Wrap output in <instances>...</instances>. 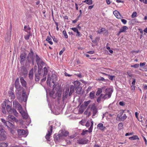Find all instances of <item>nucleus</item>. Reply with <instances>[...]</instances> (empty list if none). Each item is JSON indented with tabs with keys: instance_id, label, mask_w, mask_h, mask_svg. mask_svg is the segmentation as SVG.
Here are the masks:
<instances>
[{
	"instance_id": "nucleus-1",
	"label": "nucleus",
	"mask_w": 147,
	"mask_h": 147,
	"mask_svg": "<svg viewBox=\"0 0 147 147\" xmlns=\"http://www.w3.org/2000/svg\"><path fill=\"white\" fill-rule=\"evenodd\" d=\"M105 93V94L102 96V98L105 99L110 98L113 92V90L111 88H106V87L104 86L101 88H98L96 93V95L99 96L102 92Z\"/></svg>"
},
{
	"instance_id": "nucleus-2",
	"label": "nucleus",
	"mask_w": 147,
	"mask_h": 147,
	"mask_svg": "<svg viewBox=\"0 0 147 147\" xmlns=\"http://www.w3.org/2000/svg\"><path fill=\"white\" fill-rule=\"evenodd\" d=\"M57 80L56 76L55 75L52 74L50 77L49 75H48L47 83V85H49L50 87L53 86L55 85V82Z\"/></svg>"
},
{
	"instance_id": "nucleus-3",
	"label": "nucleus",
	"mask_w": 147,
	"mask_h": 147,
	"mask_svg": "<svg viewBox=\"0 0 147 147\" xmlns=\"http://www.w3.org/2000/svg\"><path fill=\"white\" fill-rule=\"evenodd\" d=\"M17 94L18 99L20 101L24 102L26 101L28 97L25 93H23L22 96L21 95L20 93H18Z\"/></svg>"
},
{
	"instance_id": "nucleus-4",
	"label": "nucleus",
	"mask_w": 147,
	"mask_h": 147,
	"mask_svg": "<svg viewBox=\"0 0 147 147\" xmlns=\"http://www.w3.org/2000/svg\"><path fill=\"white\" fill-rule=\"evenodd\" d=\"M34 53L32 49L30 52L28 54L27 57V61L29 63L32 62V65L34 64Z\"/></svg>"
},
{
	"instance_id": "nucleus-5",
	"label": "nucleus",
	"mask_w": 147,
	"mask_h": 147,
	"mask_svg": "<svg viewBox=\"0 0 147 147\" xmlns=\"http://www.w3.org/2000/svg\"><path fill=\"white\" fill-rule=\"evenodd\" d=\"M6 138V133L1 126H0V140H4Z\"/></svg>"
},
{
	"instance_id": "nucleus-6",
	"label": "nucleus",
	"mask_w": 147,
	"mask_h": 147,
	"mask_svg": "<svg viewBox=\"0 0 147 147\" xmlns=\"http://www.w3.org/2000/svg\"><path fill=\"white\" fill-rule=\"evenodd\" d=\"M90 109L91 111L92 112L93 114L92 115L93 117L97 113V110L94 104H92L90 105L88 108L87 109V111H88L89 109Z\"/></svg>"
},
{
	"instance_id": "nucleus-7",
	"label": "nucleus",
	"mask_w": 147,
	"mask_h": 147,
	"mask_svg": "<svg viewBox=\"0 0 147 147\" xmlns=\"http://www.w3.org/2000/svg\"><path fill=\"white\" fill-rule=\"evenodd\" d=\"M36 62L37 63L38 68L41 69L42 66L45 64L40 59L37 55H36Z\"/></svg>"
},
{
	"instance_id": "nucleus-8",
	"label": "nucleus",
	"mask_w": 147,
	"mask_h": 147,
	"mask_svg": "<svg viewBox=\"0 0 147 147\" xmlns=\"http://www.w3.org/2000/svg\"><path fill=\"white\" fill-rule=\"evenodd\" d=\"M54 138L55 141L57 142H61L64 140L63 136L61 135V133L58 134H55L54 135Z\"/></svg>"
},
{
	"instance_id": "nucleus-9",
	"label": "nucleus",
	"mask_w": 147,
	"mask_h": 147,
	"mask_svg": "<svg viewBox=\"0 0 147 147\" xmlns=\"http://www.w3.org/2000/svg\"><path fill=\"white\" fill-rule=\"evenodd\" d=\"M15 86L16 89V91H18V93H19V92L21 91L22 89V87L20 85L19 79L18 78H17L15 80Z\"/></svg>"
},
{
	"instance_id": "nucleus-10",
	"label": "nucleus",
	"mask_w": 147,
	"mask_h": 147,
	"mask_svg": "<svg viewBox=\"0 0 147 147\" xmlns=\"http://www.w3.org/2000/svg\"><path fill=\"white\" fill-rule=\"evenodd\" d=\"M93 121L92 120L90 121H88L85 124V125L86 127H89L90 125V126L89 127L88 130L89 133L92 131L93 129Z\"/></svg>"
},
{
	"instance_id": "nucleus-11",
	"label": "nucleus",
	"mask_w": 147,
	"mask_h": 147,
	"mask_svg": "<svg viewBox=\"0 0 147 147\" xmlns=\"http://www.w3.org/2000/svg\"><path fill=\"white\" fill-rule=\"evenodd\" d=\"M53 127L51 125L50 126L48 130V132L47 133L45 137L47 140H50V136L51 135Z\"/></svg>"
},
{
	"instance_id": "nucleus-12",
	"label": "nucleus",
	"mask_w": 147,
	"mask_h": 147,
	"mask_svg": "<svg viewBox=\"0 0 147 147\" xmlns=\"http://www.w3.org/2000/svg\"><path fill=\"white\" fill-rule=\"evenodd\" d=\"M26 55L24 53H22L20 56V62L21 64L23 65L24 63V61L26 59Z\"/></svg>"
},
{
	"instance_id": "nucleus-13",
	"label": "nucleus",
	"mask_w": 147,
	"mask_h": 147,
	"mask_svg": "<svg viewBox=\"0 0 147 147\" xmlns=\"http://www.w3.org/2000/svg\"><path fill=\"white\" fill-rule=\"evenodd\" d=\"M13 105H15L16 107L18 108L20 112L23 111L22 109L21 105L18 102L14 101L13 102Z\"/></svg>"
},
{
	"instance_id": "nucleus-14",
	"label": "nucleus",
	"mask_w": 147,
	"mask_h": 147,
	"mask_svg": "<svg viewBox=\"0 0 147 147\" xmlns=\"http://www.w3.org/2000/svg\"><path fill=\"white\" fill-rule=\"evenodd\" d=\"M7 119L9 121H14L17 122L18 120L13 116L11 115H9L7 117Z\"/></svg>"
},
{
	"instance_id": "nucleus-15",
	"label": "nucleus",
	"mask_w": 147,
	"mask_h": 147,
	"mask_svg": "<svg viewBox=\"0 0 147 147\" xmlns=\"http://www.w3.org/2000/svg\"><path fill=\"white\" fill-rule=\"evenodd\" d=\"M59 133H61V135L63 136L64 138V139H65V137L67 136L69 134L68 132L65 130H62L61 132H59Z\"/></svg>"
},
{
	"instance_id": "nucleus-16",
	"label": "nucleus",
	"mask_w": 147,
	"mask_h": 147,
	"mask_svg": "<svg viewBox=\"0 0 147 147\" xmlns=\"http://www.w3.org/2000/svg\"><path fill=\"white\" fill-rule=\"evenodd\" d=\"M27 71L26 68L24 67H22L20 71V74L21 75H22L27 74Z\"/></svg>"
},
{
	"instance_id": "nucleus-17",
	"label": "nucleus",
	"mask_w": 147,
	"mask_h": 147,
	"mask_svg": "<svg viewBox=\"0 0 147 147\" xmlns=\"http://www.w3.org/2000/svg\"><path fill=\"white\" fill-rule=\"evenodd\" d=\"M18 134L19 136L24 135L26 134V132L23 129H19L17 131Z\"/></svg>"
},
{
	"instance_id": "nucleus-18",
	"label": "nucleus",
	"mask_w": 147,
	"mask_h": 147,
	"mask_svg": "<svg viewBox=\"0 0 147 147\" xmlns=\"http://www.w3.org/2000/svg\"><path fill=\"white\" fill-rule=\"evenodd\" d=\"M20 80L22 86L24 87H26V82L24 80L23 77H21L20 78Z\"/></svg>"
},
{
	"instance_id": "nucleus-19",
	"label": "nucleus",
	"mask_w": 147,
	"mask_h": 147,
	"mask_svg": "<svg viewBox=\"0 0 147 147\" xmlns=\"http://www.w3.org/2000/svg\"><path fill=\"white\" fill-rule=\"evenodd\" d=\"M128 29V28L126 26H123L121 28H120L119 31L118 33V35L121 32H126V30Z\"/></svg>"
},
{
	"instance_id": "nucleus-20",
	"label": "nucleus",
	"mask_w": 147,
	"mask_h": 147,
	"mask_svg": "<svg viewBox=\"0 0 147 147\" xmlns=\"http://www.w3.org/2000/svg\"><path fill=\"white\" fill-rule=\"evenodd\" d=\"M22 115L24 119H27L28 118V114L25 111H23L20 112Z\"/></svg>"
},
{
	"instance_id": "nucleus-21",
	"label": "nucleus",
	"mask_w": 147,
	"mask_h": 147,
	"mask_svg": "<svg viewBox=\"0 0 147 147\" xmlns=\"http://www.w3.org/2000/svg\"><path fill=\"white\" fill-rule=\"evenodd\" d=\"M88 140L84 139H82L80 140L78 142L80 144H85L87 143Z\"/></svg>"
},
{
	"instance_id": "nucleus-22",
	"label": "nucleus",
	"mask_w": 147,
	"mask_h": 147,
	"mask_svg": "<svg viewBox=\"0 0 147 147\" xmlns=\"http://www.w3.org/2000/svg\"><path fill=\"white\" fill-rule=\"evenodd\" d=\"M34 70L33 69H31L30 71L29 74V78L31 79H32L33 78V74H34Z\"/></svg>"
},
{
	"instance_id": "nucleus-23",
	"label": "nucleus",
	"mask_w": 147,
	"mask_h": 147,
	"mask_svg": "<svg viewBox=\"0 0 147 147\" xmlns=\"http://www.w3.org/2000/svg\"><path fill=\"white\" fill-rule=\"evenodd\" d=\"M97 126L99 129L101 130H104L106 129V127L103 126V124L102 123H99L97 125Z\"/></svg>"
},
{
	"instance_id": "nucleus-24",
	"label": "nucleus",
	"mask_w": 147,
	"mask_h": 147,
	"mask_svg": "<svg viewBox=\"0 0 147 147\" xmlns=\"http://www.w3.org/2000/svg\"><path fill=\"white\" fill-rule=\"evenodd\" d=\"M31 28L29 26H24V30L27 33H31L30 32Z\"/></svg>"
},
{
	"instance_id": "nucleus-25",
	"label": "nucleus",
	"mask_w": 147,
	"mask_h": 147,
	"mask_svg": "<svg viewBox=\"0 0 147 147\" xmlns=\"http://www.w3.org/2000/svg\"><path fill=\"white\" fill-rule=\"evenodd\" d=\"M113 13L117 18H120L121 16L118 11L116 10L114 11L113 12Z\"/></svg>"
},
{
	"instance_id": "nucleus-26",
	"label": "nucleus",
	"mask_w": 147,
	"mask_h": 147,
	"mask_svg": "<svg viewBox=\"0 0 147 147\" xmlns=\"http://www.w3.org/2000/svg\"><path fill=\"white\" fill-rule=\"evenodd\" d=\"M6 126L10 129H14V126L13 124L10 123L9 121H7V124Z\"/></svg>"
},
{
	"instance_id": "nucleus-27",
	"label": "nucleus",
	"mask_w": 147,
	"mask_h": 147,
	"mask_svg": "<svg viewBox=\"0 0 147 147\" xmlns=\"http://www.w3.org/2000/svg\"><path fill=\"white\" fill-rule=\"evenodd\" d=\"M6 109L8 112L10 114H12V109L10 106L7 105L6 107Z\"/></svg>"
},
{
	"instance_id": "nucleus-28",
	"label": "nucleus",
	"mask_w": 147,
	"mask_h": 147,
	"mask_svg": "<svg viewBox=\"0 0 147 147\" xmlns=\"http://www.w3.org/2000/svg\"><path fill=\"white\" fill-rule=\"evenodd\" d=\"M129 139L131 140H139V138L137 136L134 135L132 137L129 138Z\"/></svg>"
},
{
	"instance_id": "nucleus-29",
	"label": "nucleus",
	"mask_w": 147,
	"mask_h": 147,
	"mask_svg": "<svg viewBox=\"0 0 147 147\" xmlns=\"http://www.w3.org/2000/svg\"><path fill=\"white\" fill-rule=\"evenodd\" d=\"M28 34L25 35L24 36V38L26 40H28L29 39L30 36H32V33H27Z\"/></svg>"
},
{
	"instance_id": "nucleus-30",
	"label": "nucleus",
	"mask_w": 147,
	"mask_h": 147,
	"mask_svg": "<svg viewBox=\"0 0 147 147\" xmlns=\"http://www.w3.org/2000/svg\"><path fill=\"white\" fill-rule=\"evenodd\" d=\"M74 87L77 88L80 85V82L78 81H76L74 82Z\"/></svg>"
},
{
	"instance_id": "nucleus-31",
	"label": "nucleus",
	"mask_w": 147,
	"mask_h": 147,
	"mask_svg": "<svg viewBox=\"0 0 147 147\" xmlns=\"http://www.w3.org/2000/svg\"><path fill=\"white\" fill-rule=\"evenodd\" d=\"M51 38L49 36H48L47 37L46 40L48 41V42H49L50 44L51 45H52L53 44V42L51 41Z\"/></svg>"
},
{
	"instance_id": "nucleus-32",
	"label": "nucleus",
	"mask_w": 147,
	"mask_h": 147,
	"mask_svg": "<svg viewBox=\"0 0 147 147\" xmlns=\"http://www.w3.org/2000/svg\"><path fill=\"white\" fill-rule=\"evenodd\" d=\"M9 130L10 131L11 133L13 135H14L16 134V130H15L14 128L10 129Z\"/></svg>"
},
{
	"instance_id": "nucleus-33",
	"label": "nucleus",
	"mask_w": 147,
	"mask_h": 147,
	"mask_svg": "<svg viewBox=\"0 0 147 147\" xmlns=\"http://www.w3.org/2000/svg\"><path fill=\"white\" fill-rule=\"evenodd\" d=\"M94 92L92 91L90 92L89 94V97L91 99H93L94 98Z\"/></svg>"
},
{
	"instance_id": "nucleus-34",
	"label": "nucleus",
	"mask_w": 147,
	"mask_h": 147,
	"mask_svg": "<svg viewBox=\"0 0 147 147\" xmlns=\"http://www.w3.org/2000/svg\"><path fill=\"white\" fill-rule=\"evenodd\" d=\"M9 96L11 97V99H14L15 98V96L13 93L11 91L9 92Z\"/></svg>"
},
{
	"instance_id": "nucleus-35",
	"label": "nucleus",
	"mask_w": 147,
	"mask_h": 147,
	"mask_svg": "<svg viewBox=\"0 0 147 147\" xmlns=\"http://www.w3.org/2000/svg\"><path fill=\"white\" fill-rule=\"evenodd\" d=\"M43 70L44 72V74L43 75H44V76H46L48 72V70L47 68L46 67H44L43 68Z\"/></svg>"
},
{
	"instance_id": "nucleus-36",
	"label": "nucleus",
	"mask_w": 147,
	"mask_h": 147,
	"mask_svg": "<svg viewBox=\"0 0 147 147\" xmlns=\"http://www.w3.org/2000/svg\"><path fill=\"white\" fill-rule=\"evenodd\" d=\"M12 113H13V114L16 116H18V113L16 109H12Z\"/></svg>"
},
{
	"instance_id": "nucleus-37",
	"label": "nucleus",
	"mask_w": 147,
	"mask_h": 147,
	"mask_svg": "<svg viewBox=\"0 0 147 147\" xmlns=\"http://www.w3.org/2000/svg\"><path fill=\"white\" fill-rule=\"evenodd\" d=\"M91 100H89L86 102H84V105L85 107H86L91 102Z\"/></svg>"
},
{
	"instance_id": "nucleus-38",
	"label": "nucleus",
	"mask_w": 147,
	"mask_h": 147,
	"mask_svg": "<svg viewBox=\"0 0 147 147\" xmlns=\"http://www.w3.org/2000/svg\"><path fill=\"white\" fill-rule=\"evenodd\" d=\"M84 2L88 5H91L92 4V0H86L84 1Z\"/></svg>"
},
{
	"instance_id": "nucleus-39",
	"label": "nucleus",
	"mask_w": 147,
	"mask_h": 147,
	"mask_svg": "<svg viewBox=\"0 0 147 147\" xmlns=\"http://www.w3.org/2000/svg\"><path fill=\"white\" fill-rule=\"evenodd\" d=\"M103 94H100V96L98 97V98L97 99V101L99 103L100 102L102 97Z\"/></svg>"
},
{
	"instance_id": "nucleus-40",
	"label": "nucleus",
	"mask_w": 147,
	"mask_h": 147,
	"mask_svg": "<svg viewBox=\"0 0 147 147\" xmlns=\"http://www.w3.org/2000/svg\"><path fill=\"white\" fill-rule=\"evenodd\" d=\"M105 29L104 28H102L101 29L98 30L97 31V32L98 34H100L103 31H105Z\"/></svg>"
},
{
	"instance_id": "nucleus-41",
	"label": "nucleus",
	"mask_w": 147,
	"mask_h": 147,
	"mask_svg": "<svg viewBox=\"0 0 147 147\" xmlns=\"http://www.w3.org/2000/svg\"><path fill=\"white\" fill-rule=\"evenodd\" d=\"M2 147H6L8 146V144L7 143H1Z\"/></svg>"
},
{
	"instance_id": "nucleus-42",
	"label": "nucleus",
	"mask_w": 147,
	"mask_h": 147,
	"mask_svg": "<svg viewBox=\"0 0 147 147\" xmlns=\"http://www.w3.org/2000/svg\"><path fill=\"white\" fill-rule=\"evenodd\" d=\"M62 33L65 38H68V36L66 33L65 30H64L62 32Z\"/></svg>"
},
{
	"instance_id": "nucleus-43",
	"label": "nucleus",
	"mask_w": 147,
	"mask_h": 147,
	"mask_svg": "<svg viewBox=\"0 0 147 147\" xmlns=\"http://www.w3.org/2000/svg\"><path fill=\"white\" fill-rule=\"evenodd\" d=\"M7 104L6 101H4L3 102L1 106L2 108H5L6 106V105Z\"/></svg>"
},
{
	"instance_id": "nucleus-44",
	"label": "nucleus",
	"mask_w": 147,
	"mask_h": 147,
	"mask_svg": "<svg viewBox=\"0 0 147 147\" xmlns=\"http://www.w3.org/2000/svg\"><path fill=\"white\" fill-rule=\"evenodd\" d=\"M131 67H134L135 68H137L139 67V64L137 63L134 65H131Z\"/></svg>"
},
{
	"instance_id": "nucleus-45",
	"label": "nucleus",
	"mask_w": 147,
	"mask_h": 147,
	"mask_svg": "<svg viewBox=\"0 0 147 147\" xmlns=\"http://www.w3.org/2000/svg\"><path fill=\"white\" fill-rule=\"evenodd\" d=\"M123 127V125L122 123H120L118 125V128L120 130Z\"/></svg>"
},
{
	"instance_id": "nucleus-46",
	"label": "nucleus",
	"mask_w": 147,
	"mask_h": 147,
	"mask_svg": "<svg viewBox=\"0 0 147 147\" xmlns=\"http://www.w3.org/2000/svg\"><path fill=\"white\" fill-rule=\"evenodd\" d=\"M86 121L85 120H82V121H80L79 122V123L81 125H85V124L86 123Z\"/></svg>"
},
{
	"instance_id": "nucleus-47",
	"label": "nucleus",
	"mask_w": 147,
	"mask_h": 147,
	"mask_svg": "<svg viewBox=\"0 0 147 147\" xmlns=\"http://www.w3.org/2000/svg\"><path fill=\"white\" fill-rule=\"evenodd\" d=\"M96 80H100L101 81H105V79L102 77H100L99 78H97L96 79Z\"/></svg>"
},
{
	"instance_id": "nucleus-48",
	"label": "nucleus",
	"mask_w": 147,
	"mask_h": 147,
	"mask_svg": "<svg viewBox=\"0 0 147 147\" xmlns=\"http://www.w3.org/2000/svg\"><path fill=\"white\" fill-rule=\"evenodd\" d=\"M137 13L136 12H134L132 15H131V17L132 18H134L137 16Z\"/></svg>"
},
{
	"instance_id": "nucleus-49",
	"label": "nucleus",
	"mask_w": 147,
	"mask_h": 147,
	"mask_svg": "<svg viewBox=\"0 0 147 147\" xmlns=\"http://www.w3.org/2000/svg\"><path fill=\"white\" fill-rule=\"evenodd\" d=\"M84 111V110L82 109V108L80 107L79 109V113L80 114L82 113Z\"/></svg>"
},
{
	"instance_id": "nucleus-50",
	"label": "nucleus",
	"mask_w": 147,
	"mask_h": 147,
	"mask_svg": "<svg viewBox=\"0 0 147 147\" xmlns=\"http://www.w3.org/2000/svg\"><path fill=\"white\" fill-rule=\"evenodd\" d=\"M1 120L2 122L4 124V125L6 126L7 121H6L5 119H1Z\"/></svg>"
},
{
	"instance_id": "nucleus-51",
	"label": "nucleus",
	"mask_w": 147,
	"mask_h": 147,
	"mask_svg": "<svg viewBox=\"0 0 147 147\" xmlns=\"http://www.w3.org/2000/svg\"><path fill=\"white\" fill-rule=\"evenodd\" d=\"M35 81H38L40 79V78L38 76H37L36 75L35 77Z\"/></svg>"
},
{
	"instance_id": "nucleus-52",
	"label": "nucleus",
	"mask_w": 147,
	"mask_h": 147,
	"mask_svg": "<svg viewBox=\"0 0 147 147\" xmlns=\"http://www.w3.org/2000/svg\"><path fill=\"white\" fill-rule=\"evenodd\" d=\"M69 91V89H66L65 93V97L66 98L67 97V96L68 95V93Z\"/></svg>"
},
{
	"instance_id": "nucleus-53",
	"label": "nucleus",
	"mask_w": 147,
	"mask_h": 147,
	"mask_svg": "<svg viewBox=\"0 0 147 147\" xmlns=\"http://www.w3.org/2000/svg\"><path fill=\"white\" fill-rule=\"evenodd\" d=\"M127 117V116H126L125 114H124L121 117V120H125Z\"/></svg>"
},
{
	"instance_id": "nucleus-54",
	"label": "nucleus",
	"mask_w": 147,
	"mask_h": 147,
	"mask_svg": "<svg viewBox=\"0 0 147 147\" xmlns=\"http://www.w3.org/2000/svg\"><path fill=\"white\" fill-rule=\"evenodd\" d=\"M121 21L124 24H125L127 22V21L124 19H121Z\"/></svg>"
},
{
	"instance_id": "nucleus-55",
	"label": "nucleus",
	"mask_w": 147,
	"mask_h": 147,
	"mask_svg": "<svg viewBox=\"0 0 147 147\" xmlns=\"http://www.w3.org/2000/svg\"><path fill=\"white\" fill-rule=\"evenodd\" d=\"M65 50V48H63L60 51L59 53V55H61L63 53V52Z\"/></svg>"
},
{
	"instance_id": "nucleus-56",
	"label": "nucleus",
	"mask_w": 147,
	"mask_h": 147,
	"mask_svg": "<svg viewBox=\"0 0 147 147\" xmlns=\"http://www.w3.org/2000/svg\"><path fill=\"white\" fill-rule=\"evenodd\" d=\"M43 78L41 80V81L42 82H44L46 80V76H44V75H43Z\"/></svg>"
},
{
	"instance_id": "nucleus-57",
	"label": "nucleus",
	"mask_w": 147,
	"mask_h": 147,
	"mask_svg": "<svg viewBox=\"0 0 147 147\" xmlns=\"http://www.w3.org/2000/svg\"><path fill=\"white\" fill-rule=\"evenodd\" d=\"M88 131L86 130H83L81 133V134L82 135H84L86 134V133Z\"/></svg>"
},
{
	"instance_id": "nucleus-58",
	"label": "nucleus",
	"mask_w": 147,
	"mask_h": 147,
	"mask_svg": "<svg viewBox=\"0 0 147 147\" xmlns=\"http://www.w3.org/2000/svg\"><path fill=\"white\" fill-rule=\"evenodd\" d=\"M114 76H109V75L108 76V78L109 79L111 80H113V78L115 77Z\"/></svg>"
},
{
	"instance_id": "nucleus-59",
	"label": "nucleus",
	"mask_w": 147,
	"mask_h": 147,
	"mask_svg": "<svg viewBox=\"0 0 147 147\" xmlns=\"http://www.w3.org/2000/svg\"><path fill=\"white\" fill-rule=\"evenodd\" d=\"M74 86L73 85L71 86L70 87V91H71V92H73L74 91Z\"/></svg>"
},
{
	"instance_id": "nucleus-60",
	"label": "nucleus",
	"mask_w": 147,
	"mask_h": 147,
	"mask_svg": "<svg viewBox=\"0 0 147 147\" xmlns=\"http://www.w3.org/2000/svg\"><path fill=\"white\" fill-rule=\"evenodd\" d=\"M71 29L75 32H77L78 31V29L76 28H72Z\"/></svg>"
},
{
	"instance_id": "nucleus-61",
	"label": "nucleus",
	"mask_w": 147,
	"mask_h": 147,
	"mask_svg": "<svg viewBox=\"0 0 147 147\" xmlns=\"http://www.w3.org/2000/svg\"><path fill=\"white\" fill-rule=\"evenodd\" d=\"M7 34L9 36L11 37V28L9 32L7 33Z\"/></svg>"
},
{
	"instance_id": "nucleus-62",
	"label": "nucleus",
	"mask_w": 147,
	"mask_h": 147,
	"mask_svg": "<svg viewBox=\"0 0 147 147\" xmlns=\"http://www.w3.org/2000/svg\"><path fill=\"white\" fill-rule=\"evenodd\" d=\"M77 34L76 35V36L78 37H80L81 36V35H80V32L78 31L76 32Z\"/></svg>"
},
{
	"instance_id": "nucleus-63",
	"label": "nucleus",
	"mask_w": 147,
	"mask_h": 147,
	"mask_svg": "<svg viewBox=\"0 0 147 147\" xmlns=\"http://www.w3.org/2000/svg\"><path fill=\"white\" fill-rule=\"evenodd\" d=\"M133 134V132H131V133H126L125 134V136H128L132 135Z\"/></svg>"
},
{
	"instance_id": "nucleus-64",
	"label": "nucleus",
	"mask_w": 147,
	"mask_h": 147,
	"mask_svg": "<svg viewBox=\"0 0 147 147\" xmlns=\"http://www.w3.org/2000/svg\"><path fill=\"white\" fill-rule=\"evenodd\" d=\"M2 112L3 114H5L6 113V111L5 110V108H2Z\"/></svg>"
}]
</instances>
